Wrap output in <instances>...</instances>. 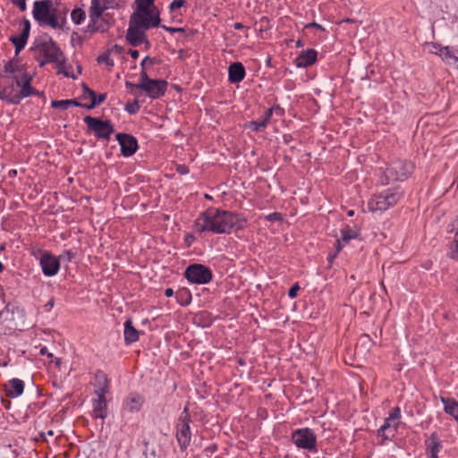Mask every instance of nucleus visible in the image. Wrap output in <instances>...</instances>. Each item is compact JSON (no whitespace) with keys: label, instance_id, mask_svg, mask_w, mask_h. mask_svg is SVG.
Returning <instances> with one entry per match:
<instances>
[{"label":"nucleus","instance_id":"f257e3e1","mask_svg":"<svg viewBox=\"0 0 458 458\" xmlns=\"http://www.w3.org/2000/svg\"><path fill=\"white\" fill-rule=\"evenodd\" d=\"M245 223L246 221L235 213L208 208L199 214L194 225L199 233L208 231L222 234L230 233L232 230H241L244 227Z\"/></svg>","mask_w":458,"mask_h":458},{"label":"nucleus","instance_id":"f03ea898","mask_svg":"<svg viewBox=\"0 0 458 458\" xmlns=\"http://www.w3.org/2000/svg\"><path fill=\"white\" fill-rule=\"evenodd\" d=\"M33 18L40 26H49L63 30L66 23V11L63 14L53 7L51 0L35 1L32 11Z\"/></svg>","mask_w":458,"mask_h":458},{"label":"nucleus","instance_id":"7ed1b4c3","mask_svg":"<svg viewBox=\"0 0 458 458\" xmlns=\"http://www.w3.org/2000/svg\"><path fill=\"white\" fill-rule=\"evenodd\" d=\"M136 11L130 19L145 24V30L160 25V13L155 5V0H135Z\"/></svg>","mask_w":458,"mask_h":458},{"label":"nucleus","instance_id":"20e7f679","mask_svg":"<svg viewBox=\"0 0 458 458\" xmlns=\"http://www.w3.org/2000/svg\"><path fill=\"white\" fill-rule=\"evenodd\" d=\"M31 50L38 54L39 56L36 58L40 67H43L47 63L54 64L59 61V58L64 55V52L57 44L48 36L37 39Z\"/></svg>","mask_w":458,"mask_h":458},{"label":"nucleus","instance_id":"39448f33","mask_svg":"<svg viewBox=\"0 0 458 458\" xmlns=\"http://www.w3.org/2000/svg\"><path fill=\"white\" fill-rule=\"evenodd\" d=\"M403 197L399 189H387L381 193L375 194L368 201V209L371 212L386 211L394 207Z\"/></svg>","mask_w":458,"mask_h":458},{"label":"nucleus","instance_id":"423d86ee","mask_svg":"<svg viewBox=\"0 0 458 458\" xmlns=\"http://www.w3.org/2000/svg\"><path fill=\"white\" fill-rule=\"evenodd\" d=\"M83 121L87 125L88 132L93 133L98 140L108 141L114 132V124L110 120H102L98 117L87 115L83 118Z\"/></svg>","mask_w":458,"mask_h":458},{"label":"nucleus","instance_id":"0eeeda50","mask_svg":"<svg viewBox=\"0 0 458 458\" xmlns=\"http://www.w3.org/2000/svg\"><path fill=\"white\" fill-rule=\"evenodd\" d=\"M414 165L407 160H395L392 162L385 170L386 183L390 182H403L411 174Z\"/></svg>","mask_w":458,"mask_h":458},{"label":"nucleus","instance_id":"6e6552de","mask_svg":"<svg viewBox=\"0 0 458 458\" xmlns=\"http://www.w3.org/2000/svg\"><path fill=\"white\" fill-rule=\"evenodd\" d=\"M19 75H3L0 79V98L10 104H19Z\"/></svg>","mask_w":458,"mask_h":458},{"label":"nucleus","instance_id":"1a4fd4ad","mask_svg":"<svg viewBox=\"0 0 458 458\" xmlns=\"http://www.w3.org/2000/svg\"><path fill=\"white\" fill-rule=\"evenodd\" d=\"M184 276L191 284H206L212 280L213 273L207 266L194 263L186 267Z\"/></svg>","mask_w":458,"mask_h":458},{"label":"nucleus","instance_id":"9d476101","mask_svg":"<svg viewBox=\"0 0 458 458\" xmlns=\"http://www.w3.org/2000/svg\"><path fill=\"white\" fill-rule=\"evenodd\" d=\"M179 421L180 422L177 425L176 439L181 450L184 451L190 445L191 439L190 429L191 416L187 406L183 409V411L179 418Z\"/></svg>","mask_w":458,"mask_h":458},{"label":"nucleus","instance_id":"9b49d317","mask_svg":"<svg viewBox=\"0 0 458 458\" xmlns=\"http://www.w3.org/2000/svg\"><path fill=\"white\" fill-rule=\"evenodd\" d=\"M293 442L297 447L314 450L317 445V437L313 430L309 428L296 429L292 435Z\"/></svg>","mask_w":458,"mask_h":458},{"label":"nucleus","instance_id":"f8f14e48","mask_svg":"<svg viewBox=\"0 0 458 458\" xmlns=\"http://www.w3.org/2000/svg\"><path fill=\"white\" fill-rule=\"evenodd\" d=\"M109 4H103L99 0H92L91 6L89 8V18L90 21L88 25V31L93 33L97 31H106V26H97V23L100 20L105 10L108 8Z\"/></svg>","mask_w":458,"mask_h":458},{"label":"nucleus","instance_id":"ddd939ff","mask_svg":"<svg viewBox=\"0 0 458 458\" xmlns=\"http://www.w3.org/2000/svg\"><path fill=\"white\" fill-rule=\"evenodd\" d=\"M144 30H146L145 24L130 19L126 40L132 47H138L144 42L148 46L149 41L146 38Z\"/></svg>","mask_w":458,"mask_h":458},{"label":"nucleus","instance_id":"4468645a","mask_svg":"<svg viewBox=\"0 0 458 458\" xmlns=\"http://www.w3.org/2000/svg\"><path fill=\"white\" fill-rule=\"evenodd\" d=\"M116 140L121 147V154L123 157H131L136 153L139 145L137 139L131 134L119 132Z\"/></svg>","mask_w":458,"mask_h":458},{"label":"nucleus","instance_id":"2eb2a0df","mask_svg":"<svg viewBox=\"0 0 458 458\" xmlns=\"http://www.w3.org/2000/svg\"><path fill=\"white\" fill-rule=\"evenodd\" d=\"M139 87L150 98L156 99L165 95L167 89V82L164 80H153L148 84H139Z\"/></svg>","mask_w":458,"mask_h":458},{"label":"nucleus","instance_id":"dca6fc26","mask_svg":"<svg viewBox=\"0 0 458 458\" xmlns=\"http://www.w3.org/2000/svg\"><path fill=\"white\" fill-rule=\"evenodd\" d=\"M40 265L44 275L47 276L56 275L60 268L59 259L49 253H45L41 256Z\"/></svg>","mask_w":458,"mask_h":458},{"label":"nucleus","instance_id":"f3484780","mask_svg":"<svg viewBox=\"0 0 458 458\" xmlns=\"http://www.w3.org/2000/svg\"><path fill=\"white\" fill-rule=\"evenodd\" d=\"M23 29L19 36H12L10 38V41L15 47V55H18L19 53L24 48L27 44L30 31V22L29 20L24 19L22 21Z\"/></svg>","mask_w":458,"mask_h":458},{"label":"nucleus","instance_id":"a211bd4d","mask_svg":"<svg viewBox=\"0 0 458 458\" xmlns=\"http://www.w3.org/2000/svg\"><path fill=\"white\" fill-rule=\"evenodd\" d=\"M32 78L28 72H22L19 76V84L21 89H19V102L27 97L37 94L34 89L30 86Z\"/></svg>","mask_w":458,"mask_h":458},{"label":"nucleus","instance_id":"6ab92c4d","mask_svg":"<svg viewBox=\"0 0 458 458\" xmlns=\"http://www.w3.org/2000/svg\"><path fill=\"white\" fill-rule=\"evenodd\" d=\"M246 72L243 64L235 62L230 64L228 68V81L231 83H239L245 78Z\"/></svg>","mask_w":458,"mask_h":458},{"label":"nucleus","instance_id":"aec40b11","mask_svg":"<svg viewBox=\"0 0 458 458\" xmlns=\"http://www.w3.org/2000/svg\"><path fill=\"white\" fill-rule=\"evenodd\" d=\"M399 422L388 420V417L385 419L384 424L377 429V436L384 440L391 439L395 436Z\"/></svg>","mask_w":458,"mask_h":458},{"label":"nucleus","instance_id":"412c9836","mask_svg":"<svg viewBox=\"0 0 458 458\" xmlns=\"http://www.w3.org/2000/svg\"><path fill=\"white\" fill-rule=\"evenodd\" d=\"M95 394L98 396V399H96L93 403V414L96 419L100 418L102 420H105L107 416V404H106V394H99L95 393Z\"/></svg>","mask_w":458,"mask_h":458},{"label":"nucleus","instance_id":"4be33fe9","mask_svg":"<svg viewBox=\"0 0 458 458\" xmlns=\"http://www.w3.org/2000/svg\"><path fill=\"white\" fill-rule=\"evenodd\" d=\"M360 235V229L357 226L351 228L346 226L341 230V239L336 241V250L339 252L343 245L342 243H348L352 239H356Z\"/></svg>","mask_w":458,"mask_h":458},{"label":"nucleus","instance_id":"5701e85b","mask_svg":"<svg viewBox=\"0 0 458 458\" xmlns=\"http://www.w3.org/2000/svg\"><path fill=\"white\" fill-rule=\"evenodd\" d=\"M426 445L428 458H438V453L442 448V444L436 432L430 435L428 440L426 441Z\"/></svg>","mask_w":458,"mask_h":458},{"label":"nucleus","instance_id":"b1692460","mask_svg":"<svg viewBox=\"0 0 458 458\" xmlns=\"http://www.w3.org/2000/svg\"><path fill=\"white\" fill-rule=\"evenodd\" d=\"M317 51L314 49H308L301 52L296 58V65L298 67H307L313 64L317 60Z\"/></svg>","mask_w":458,"mask_h":458},{"label":"nucleus","instance_id":"393cba45","mask_svg":"<svg viewBox=\"0 0 458 458\" xmlns=\"http://www.w3.org/2000/svg\"><path fill=\"white\" fill-rule=\"evenodd\" d=\"M140 332L133 327L132 321L131 318H128L124 322V342L127 345L135 343L139 339Z\"/></svg>","mask_w":458,"mask_h":458},{"label":"nucleus","instance_id":"a878e982","mask_svg":"<svg viewBox=\"0 0 458 458\" xmlns=\"http://www.w3.org/2000/svg\"><path fill=\"white\" fill-rule=\"evenodd\" d=\"M445 413L452 416L458 424V402L454 398L440 396Z\"/></svg>","mask_w":458,"mask_h":458},{"label":"nucleus","instance_id":"bb28decb","mask_svg":"<svg viewBox=\"0 0 458 458\" xmlns=\"http://www.w3.org/2000/svg\"><path fill=\"white\" fill-rule=\"evenodd\" d=\"M9 388L6 389V395L10 398H16L22 394L24 383L21 379L13 378L8 382Z\"/></svg>","mask_w":458,"mask_h":458},{"label":"nucleus","instance_id":"cd10ccee","mask_svg":"<svg viewBox=\"0 0 458 458\" xmlns=\"http://www.w3.org/2000/svg\"><path fill=\"white\" fill-rule=\"evenodd\" d=\"M144 403V398L137 393H131L126 399V408L131 412H138L142 404Z\"/></svg>","mask_w":458,"mask_h":458},{"label":"nucleus","instance_id":"c85d7f7f","mask_svg":"<svg viewBox=\"0 0 458 458\" xmlns=\"http://www.w3.org/2000/svg\"><path fill=\"white\" fill-rule=\"evenodd\" d=\"M95 393H99L101 394H106L109 387V381L106 375L103 371L98 370L95 374Z\"/></svg>","mask_w":458,"mask_h":458},{"label":"nucleus","instance_id":"c756f323","mask_svg":"<svg viewBox=\"0 0 458 458\" xmlns=\"http://www.w3.org/2000/svg\"><path fill=\"white\" fill-rule=\"evenodd\" d=\"M4 72L5 75H19L21 76L22 72H27L22 65L20 64V60L18 58H13L9 61L4 65Z\"/></svg>","mask_w":458,"mask_h":458},{"label":"nucleus","instance_id":"7c9ffc66","mask_svg":"<svg viewBox=\"0 0 458 458\" xmlns=\"http://www.w3.org/2000/svg\"><path fill=\"white\" fill-rule=\"evenodd\" d=\"M54 64L56 65L58 74H64L65 77L72 78L73 80L77 78L73 73H71L72 67L71 64H66L64 54L59 58V61L55 62Z\"/></svg>","mask_w":458,"mask_h":458},{"label":"nucleus","instance_id":"2f4dec72","mask_svg":"<svg viewBox=\"0 0 458 458\" xmlns=\"http://www.w3.org/2000/svg\"><path fill=\"white\" fill-rule=\"evenodd\" d=\"M89 98L91 99V103L83 105L84 108L92 109L96 106L102 104L106 99V94L103 93V94L97 95L96 92L94 91V97H89Z\"/></svg>","mask_w":458,"mask_h":458},{"label":"nucleus","instance_id":"473e14b6","mask_svg":"<svg viewBox=\"0 0 458 458\" xmlns=\"http://www.w3.org/2000/svg\"><path fill=\"white\" fill-rule=\"evenodd\" d=\"M71 18L75 24L79 25L85 20V12L81 8L74 9L71 13Z\"/></svg>","mask_w":458,"mask_h":458},{"label":"nucleus","instance_id":"72a5a7b5","mask_svg":"<svg viewBox=\"0 0 458 458\" xmlns=\"http://www.w3.org/2000/svg\"><path fill=\"white\" fill-rule=\"evenodd\" d=\"M140 108V105L137 99H135L132 102H128L125 106L124 110L129 113L130 114H135L139 112Z\"/></svg>","mask_w":458,"mask_h":458},{"label":"nucleus","instance_id":"f704fd0d","mask_svg":"<svg viewBox=\"0 0 458 458\" xmlns=\"http://www.w3.org/2000/svg\"><path fill=\"white\" fill-rule=\"evenodd\" d=\"M176 298L181 305L188 304L190 302L191 294L189 292L182 290L177 293Z\"/></svg>","mask_w":458,"mask_h":458},{"label":"nucleus","instance_id":"c9c22d12","mask_svg":"<svg viewBox=\"0 0 458 458\" xmlns=\"http://www.w3.org/2000/svg\"><path fill=\"white\" fill-rule=\"evenodd\" d=\"M97 61L98 64H105L109 67H113L114 65V62L112 58H110L109 53H105L99 55Z\"/></svg>","mask_w":458,"mask_h":458},{"label":"nucleus","instance_id":"e433bc0d","mask_svg":"<svg viewBox=\"0 0 458 458\" xmlns=\"http://www.w3.org/2000/svg\"><path fill=\"white\" fill-rule=\"evenodd\" d=\"M75 257V254L72 250H64L57 259L59 263L61 262H71Z\"/></svg>","mask_w":458,"mask_h":458},{"label":"nucleus","instance_id":"4c0bfd02","mask_svg":"<svg viewBox=\"0 0 458 458\" xmlns=\"http://www.w3.org/2000/svg\"><path fill=\"white\" fill-rule=\"evenodd\" d=\"M401 418V410L398 406L392 409L388 415V420H394L395 422H399Z\"/></svg>","mask_w":458,"mask_h":458},{"label":"nucleus","instance_id":"58836bf2","mask_svg":"<svg viewBox=\"0 0 458 458\" xmlns=\"http://www.w3.org/2000/svg\"><path fill=\"white\" fill-rule=\"evenodd\" d=\"M267 123H265V121L263 120H260V121H252L250 122V128H251L253 131H261L262 129L266 128L267 127Z\"/></svg>","mask_w":458,"mask_h":458},{"label":"nucleus","instance_id":"ea45409f","mask_svg":"<svg viewBox=\"0 0 458 458\" xmlns=\"http://www.w3.org/2000/svg\"><path fill=\"white\" fill-rule=\"evenodd\" d=\"M7 311H11L12 314L17 313L21 314V316H24V310L15 304L8 303L6 305Z\"/></svg>","mask_w":458,"mask_h":458},{"label":"nucleus","instance_id":"a19ab883","mask_svg":"<svg viewBox=\"0 0 458 458\" xmlns=\"http://www.w3.org/2000/svg\"><path fill=\"white\" fill-rule=\"evenodd\" d=\"M265 219L267 221L275 222V221H282L283 220V215L279 212H274L270 213L267 216H265Z\"/></svg>","mask_w":458,"mask_h":458},{"label":"nucleus","instance_id":"79ce46f5","mask_svg":"<svg viewBox=\"0 0 458 458\" xmlns=\"http://www.w3.org/2000/svg\"><path fill=\"white\" fill-rule=\"evenodd\" d=\"M54 108L67 109L69 107L67 99L65 100H54L51 104Z\"/></svg>","mask_w":458,"mask_h":458},{"label":"nucleus","instance_id":"37998d69","mask_svg":"<svg viewBox=\"0 0 458 458\" xmlns=\"http://www.w3.org/2000/svg\"><path fill=\"white\" fill-rule=\"evenodd\" d=\"M140 82L139 84H148L152 82L154 79H150L145 70V68L141 69L140 74Z\"/></svg>","mask_w":458,"mask_h":458},{"label":"nucleus","instance_id":"c03bdc74","mask_svg":"<svg viewBox=\"0 0 458 458\" xmlns=\"http://www.w3.org/2000/svg\"><path fill=\"white\" fill-rule=\"evenodd\" d=\"M186 4L185 0H174L169 6V9L171 12H174V10L181 8Z\"/></svg>","mask_w":458,"mask_h":458},{"label":"nucleus","instance_id":"a18cd8bd","mask_svg":"<svg viewBox=\"0 0 458 458\" xmlns=\"http://www.w3.org/2000/svg\"><path fill=\"white\" fill-rule=\"evenodd\" d=\"M300 290V286L299 284L296 283L294 284L289 290L288 292V296L291 298V299H293L297 296V293Z\"/></svg>","mask_w":458,"mask_h":458},{"label":"nucleus","instance_id":"49530a36","mask_svg":"<svg viewBox=\"0 0 458 458\" xmlns=\"http://www.w3.org/2000/svg\"><path fill=\"white\" fill-rule=\"evenodd\" d=\"M454 243L455 244V250L450 254L451 259H455L458 254V229L454 234Z\"/></svg>","mask_w":458,"mask_h":458},{"label":"nucleus","instance_id":"de8ad7c7","mask_svg":"<svg viewBox=\"0 0 458 458\" xmlns=\"http://www.w3.org/2000/svg\"><path fill=\"white\" fill-rule=\"evenodd\" d=\"M12 3L17 5L21 12L26 10V0H11Z\"/></svg>","mask_w":458,"mask_h":458},{"label":"nucleus","instance_id":"09e8293b","mask_svg":"<svg viewBox=\"0 0 458 458\" xmlns=\"http://www.w3.org/2000/svg\"><path fill=\"white\" fill-rule=\"evenodd\" d=\"M161 28L166 31L171 32V33H174V32H182V33L185 31L183 28L167 27L165 25H161Z\"/></svg>","mask_w":458,"mask_h":458},{"label":"nucleus","instance_id":"8fccbe9b","mask_svg":"<svg viewBox=\"0 0 458 458\" xmlns=\"http://www.w3.org/2000/svg\"><path fill=\"white\" fill-rule=\"evenodd\" d=\"M274 114V111H273V108L270 107L268 109H267L265 111V114H264V116H263V121H265V123L267 124L269 119L271 118L272 114Z\"/></svg>","mask_w":458,"mask_h":458},{"label":"nucleus","instance_id":"3c124183","mask_svg":"<svg viewBox=\"0 0 458 458\" xmlns=\"http://www.w3.org/2000/svg\"><path fill=\"white\" fill-rule=\"evenodd\" d=\"M274 114H276L277 116H282L284 113V109L280 107L279 105H275L272 106Z\"/></svg>","mask_w":458,"mask_h":458},{"label":"nucleus","instance_id":"603ef678","mask_svg":"<svg viewBox=\"0 0 458 458\" xmlns=\"http://www.w3.org/2000/svg\"><path fill=\"white\" fill-rule=\"evenodd\" d=\"M82 89L85 94L89 95V97H94V90L89 89L86 83H82Z\"/></svg>","mask_w":458,"mask_h":458},{"label":"nucleus","instance_id":"864d4df0","mask_svg":"<svg viewBox=\"0 0 458 458\" xmlns=\"http://www.w3.org/2000/svg\"><path fill=\"white\" fill-rule=\"evenodd\" d=\"M125 87L126 89H130V90H133V89H140V87H139V83L138 84H134L131 81H126L125 82Z\"/></svg>","mask_w":458,"mask_h":458},{"label":"nucleus","instance_id":"5fc2aeb1","mask_svg":"<svg viewBox=\"0 0 458 458\" xmlns=\"http://www.w3.org/2000/svg\"><path fill=\"white\" fill-rule=\"evenodd\" d=\"M368 342H370V338L368 335H363L360 337V340H359V344H357V346L360 344H367Z\"/></svg>","mask_w":458,"mask_h":458},{"label":"nucleus","instance_id":"6e6d98bb","mask_svg":"<svg viewBox=\"0 0 458 458\" xmlns=\"http://www.w3.org/2000/svg\"><path fill=\"white\" fill-rule=\"evenodd\" d=\"M68 101V106H81V107H83V105L84 104H81L80 102H78L77 100L75 99H67Z\"/></svg>","mask_w":458,"mask_h":458},{"label":"nucleus","instance_id":"4d7b16f0","mask_svg":"<svg viewBox=\"0 0 458 458\" xmlns=\"http://www.w3.org/2000/svg\"><path fill=\"white\" fill-rule=\"evenodd\" d=\"M54 435H55V432H54V430H52V429L48 430L47 433H45V432L40 433V437H41L44 440H47V436H48V437H53Z\"/></svg>","mask_w":458,"mask_h":458},{"label":"nucleus","instance_id":"13d9d810","mask_svg":"<svg viewBox=\"0 0 458 458\" xmlns=\"http://www.w3.org/2000/svg\"><path fill=\"white\" fill-rule=\"evenodd\" d=\"M129 54H130L131 57L133 59H137L140 55L139 51L136 49H130Z\"/></svg>","mask_w":458,"mask_h":458},{"label":"nucleus","instance_id":"bf43d9fd","mask_svg":"<svg viewBox=\"0 0 458 458\" xmlns=\"http://www.w3.org/2000/svg\"><path fill=\"white\" fill-rule=\"evenodd\" d=\"M310 27H314V28H317L318 30H324V28L320 24H318L317 22H311V23H309V24H307L305 26V28H310Z\"/></svg>","mask_w":458,"mask_h":458},{"label":"nucleus","instance_id":"052dcab7","mask_svg":"<svg viewBox=\"0 0 458 458\" xmlns=\"http://www.w3.org/2000/svg\"><path fill=\"white\" fill-rule=\"evenodd\" d=\"M165 295L166 297H172L174 295V290L172 288H166L165 291Z\"/></svg>","mask_w":458,"mask_h":458},{"label":"nucleus","instance_id":"680f3d73","mask_svg":"<svg viewBox=\"0 0 458 458\" xmlns=\"http://www.w3.org/2000/svg\"><path fill=\"white\" fill-rule=\"evenodd\" d=\"M55 305V298L51 297L50 300L47 302L46 307H49V309H52Z\"/></svg>","mask_w":458,"mask_h":458},{"label":"nucleus","instance_id":"e2e57ef3","mask_svg":"<svg viewBox=\"0 0 458 458\" xmlns=\"http://www.w3.org/2000/svg\"><path fill=\"white\" fill-rule=\"evenodd\" d=\"M40 354H42V355L47 354L48 357H52V356H53V355H52V353H48V352H47V347H42V348L40 349Z\"/></svg>","mask_w":458,"mask_h":458},{"label":"nucleus","instance_id":"0e129e2a","mask_svg":"<svg viewBox=\"0 0 458 458\" xmlns=\"http://www.w3.org/2000/svg\"><path fill=\"white\" fill-rule=\"evenodd\" d=\"M233 28H234V30H242L244 28V25L241 22H235L233 24Z\"/></svg>","mask_w":458,"mask_h":458},{"label":"nucleus","instance_id":"69168bd1","mask_svg":"<svg viewBox=\"0 0 458 458\" xmlns=\"http://www.w3.org/2000/svg\"><path fill=\"white\" fill-rule=\"evenodd\" d=\"M144 62L149 64H154V59L151 58L150 56L147 55L145 58H144Z\"/></svg>","mask_w":458,"mask_h":458},{"label":"nucleus","instance_id":"338daca9","mask_svg":"<svg viewBox=\"0 0 458 458\" xmlns=\"http://www.w3.org/2000/svg\"><path fill=\"white\" fill-rule=\"evenodd\" d=\"M97 26H106V30L108 29V23L105 21L104 20H101L100 21L97 23Z\"/></svg>","mask_w":458,"mask_h":458},{"label":"nucleus","instance_id":"774afa93","mask_svg":"<svg viewBox=\"0 0 458 458\" xmlns=\"http://www.w3.org/2000/svg\"><path fill=\"white\" fill-rule=\"evenodd\" d=\"M114 49L117 52V53H121L122 50H123V47L119 45H114Z\"/></svg>","mask_w":458,"mask_h":458}]
</instances>
